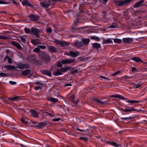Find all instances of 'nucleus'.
<instances>
[{
	"label": "nucleus",
	"instance_id": "obj_35",
	"mask_svg": "<svg viewBox=\"0 0 147 147\" xmlns=\"http://www.w3.org/2000/svg\"><path fill=\"white\" fill-rule=\"evenodd\" d=\"M91 38L92 39L95 40L97 41H99L100 40V38L97 36H93L91 37Z\"/></svg>",
	"mask_w": 147,
	"mask_h": 147
},
{
	"label": "nucleus",
	"instance_id": "obj_24",
	"mask_svg": "<svg viewBox=\"0 0 147 147\" xmlns=\"http://www.w3.org/2000/svg\"><path fill=\"white\" fill-rule=\"evenodd\" d=\"M71 68L70 67H64L60 69L61 71L65 72L69 70Z\"/></svg>",
	"mask_w": 147,
	"mask_h": 147
},
{
	"label": "nucleus",
	"instance_id": "obj_36",
	"mask_svg": "<svg viewBox=\"0 0 147 147\" xmlns=\"http://www.w3.org/2000/svg\"><path fill=\"white\" fill-rule=\"evenodd\" d=\"M127 102L129 103H131V104H133L134 103H138L140 102V101H138L135 100H127Z\"/></svg>",
	"mask_w": 147,
	"mask_h": 147
},
{
	"label": "nucleus",
	"instance_id": "obj_9",
	"mask_svg": "<svg viewBox=\"0 0 147 147\" xmlns=\"http://www.w3.org/2000/svg\"><path fill=\"white\" fill-rule=\"evenodd\" d=\"M31 42L34 45L39 44L40 42L38 39H33L31 40Z\"/></svg>",
	"mask_w": 147,
	"mask_h": 147
},
{
	"label": "nucleus",
	"instance_id": "obj_5",
	"mask_svg": "<svg viewBox=\"0 0 147 147\" xmlns=\"http://www.w3.org/2000/svg\"><path fill=\"white\" fill-rule=\"evenodd\" d=\"M17 67L20 69H23L24 68H28L29 67V65L27 64L19 63L18 64Z\"/></svg>",
	"mask_w": 147,
	"mask_h": 147
},
{
	"label": "nucleus",
	"instance_id": "obj_41",
	"mask_svg": "<svg viewBox=\"0 0 147 147\" xmlns=\"http://www.w3.org/2000/svg\"><path fill=\"white\" fill-rule=\"evenodd\" d=\"M5 59H7L8 60V62L9 63H11L12 62V60L8 56L6 57Z\"/></svg>",
	"mask_w": 147,
	"mask_h": 147
},
{
	"label": "nucleus",
	"instance_id": "obj_18",
	"mask_svg": "<svg viewBox=\"0 0 147 147\" xmlns=\"http://www.w3.org/2000/svg\"><path fill=\"white\" fill-rule=\"evenodd\" d=\"M53 75L55 76L61 75L62 73L60 69H57L56 71L54 72L53 73Z\"/></svg>",
	"mask_w": 147,
	"mask_h": 147
},
{
	"label": "nucleus",
	"instance_id": "obj_12",
	"mask_svg": "<svg viewBox=\"0 0 147 147\" xmlns=\"http://www.w3.org/2000/svg\"><path fill=\"white\" fill-rule=\"evenodd\" d=\"M110 96L111 97L117 98H119V99L122 100H124L125 99V98L122 95L119 94L111 95Z\"/></svg>",
	"mask_w": 147,
	"mask_h": 147
},
{
	"label": "nucleus",
	"instance_id": "obj_60",
	"mask_svg": "<svg viewBox=\"0 0 147 147\" xmlns=\"http://www.w3.org/2000/svg\"><path fill=\"white\" fill-rule=\"evenodd\" d=\"M5 4L3 1H0V4Z\"/></svg>",
	"mask_w": 147,
	"mask_h": 147
},
{
	"label": "nucleus",
	"instance_id": "obj_10",
	"mask_svg": "<svg viewBox=\"0 0 147 147\" xmlns=\"http://www.w3.org/2000/svg\"><path fill=\"white\" fill-rule=\"evenodd\" d=\"M54 42L57 44L60 45L61 46H63L66 45V43L64 42L56 40L54 41Z\"/></svg>",
	"mask_w": 147,
	"mask_h": 147
},
{
	"label": "nucleus",
	"instance_id": "obj_42",
	"mask_svg": "<svg viewBox=\"0 0 147 147\" xmlns=\"http://www.w3.org/2000/svg\"><path fill=\"white\" fill-rule=\"evenodd\" d=\"M132 78L131 77H129L127 76H125L123 77V78H124L123 80H127L131 78Z\"/></svg>",
	"mask_w": 147,
	"mask_h": 147
},
{
	"label": "nucleus",
	"instance_id": "obj_58",
	"mask_svg": "<svg viewBox=\"0 0 147 147\" xmlns=\"http://www.w3.org/2000/svg\"><path fill=\"white\" fill-rule=\"evenodd\" d=\"M119 109L120 111H124L125 112V109L122 108H120Z\"/></svg>",
	"mask_w": 147,
	"mask_h": 147
},
{
	"label": "nucleus",
	"instance_id": "obj_31",
	"mask_svg": "<svg viewBox=\"0 0 147 147\" xmlns=\"http://www.w3.org/2000/svg\"><path fill=\"white\" fill-rule=\"evenodd\" d=\"M43 58L45 59L46 61H49L50 60V57L47 54L44 55L42 57Z\"/></svg>",
	"mask_w": 147,
	"mask_h": 147
},
{
	"label": "nucleus",
	"instance_id": "obj_57",
	"mask_svg": "<svg viewBox=\"0 0 147 147\" xmlns=\"http://www.w3.org/2000/svg\"><path fill=\"white\" fill-rule=\"evenodd\" d=\"M76 129L80 131H86V130H82V129H80L79 128H77Z\"/></svg>",
	"mask_w": 147,
	"mask_h": 147
},
{
	"label": "nucleus",
	"instance_id": "obj_61",
	"mask_svg": "<svg viewBox=\"0 0 147 147\" xmlns=\"http://www.w3.org/2000/svg\"><path fill=\"white\" fill-rule=\"evenodd\" d=\"M65 86H71V84H65Z\"/></svg>",
	"mask_w": 147,
	"mask_h": 147
},
{
	"label": "nucleus",
	"instance_id": "obj_48",
	"mask_svg": "<svg viewBox=\"0 0 147 147\" xmlns=\"http://www.w3.org/2000/svg\"><path fill=\"white\" fill-rule=\"evenodd\" d=\"M46 31L48 33L51 32L52 31V29L51 28H49L47 29Z\"/></svg>",
	"mask_w": 147,
	"mask_h": 147
},
{
	"label": "nucleus",
	"instance_id": "obj_28",
	"mask_svg": "<svg viewBox=\"0 0 147 147\" xmlns=\"http://www.w3.org/2000/svg\"><path fill=\"white\" fill-rule=\"evenodd\" d=\"M82 41L84 44L86 45H88L90 41L89 39H84L82 40Z\"/></svg>",
	"mask_w": 147,
	"mask_h": 147
},
{
	"label": "nucleus",
	"instance_id": "obj_53",
	"mask_svg": "<svg viewBox=\"0 0 147 147\" xmlns=\"http://www.w3.org/2000/svg\"><path fill=\"white\" fill-rule=\"evenodd\" d=\"M61 63H62L61 62H58L57 64V66L59 67H61L62 66Z\"/></svg>",
	"mask_w": 147,
	"mask_h": 147
},
{
	"label": "nucleus",
	"instance_id": "obj_49",
	"mask_svg": "<svg viewBox=\"0 0 147 147\" xmlns=\"http://www.w3.org/2000/svg\"><path fill=\"white\" fill-rule=\"evenodd\" d=\"M0 76L1 77H5L7 76V75L5 73H0Z\"/></svg>",
	"mask_w": 147,
	"mask_h": 147
},
{
	"label": "nucleus",
	"instance_id": "obj_13",
	"mask_svg": "<svg viewBox=\"0 0 147 147\" xmlns=\"http://www.w3.org/2000/svg\"><path fill=\"white\" fill-rule=\"evenodd\" d=\"M144 1V0H140L136 3L133 6L134 7L136 8L140 6L142 3Z\"/></svg>",
	"mask_w": 147,
	"mask_h": 147
},
{
	"label": "nucleus",
	"instance_id": "obj_63",
	"mask_svg": "<svg viewBox=\"0 0 147 147\" xmlns=\"http://www.w3.org/2000/svg\"><path fill=\"white\" fill-rule=\"evenodd\" d=\"M74 98V96H71V100H72V99H73Z\"/></svg>",
	"mask_w": 147,
	"mask_h": 147
},
{
	"label": "nucleus",
	"instance_id": "obj_3",
	"mask_svg": "<svg viewBox=\"0 0 147 147\" xmlns=\"http://www.w3.org/2000/svg\"><path fill=\"white\" fill-rule=\"evenodd\" d=\"M39 32V30L38 29L32 28L31 29V33L35 35L37 38H38L39 37V35L38 34Z\"/></svg>",
	"mask_w": 147,
	"mask_h": 147
},
{
	"label": "nucleus",
	"instance_id": "obj_52",
	"mask_svg": "<svg viewBox=\"0 0 147 147\" xmlns=\"http://www.w3.org/2000/svg\"><path fill=\"white\" fill-rule=\"evenodd\" d=\"M60 119V118L53 119L52 121H59Z\"/></svg>",
	"mask_w": 147,
	"mask_h": 147
},
{
	"label": "nucleus",
	"instance_id": "obj_20",
	"mask_svg": "<svg viewBox=\"0 0 147 147\" xmlns=\"http://www.w3.org/2000/svg\"><path fill=\"white\" fill-rule=\"evenodd\" d=\"M47 100L50 102L54 103H56L58 101V100L56 98H53L52 97H49L48 98Z\"/></svg>",
	"mask_w": 147,
	"mask_h": 147
},
{
	"label": "nucleus",
	"instance_id": "obj_44",
	"mask_svg": "<svg viewBox=\"0 0 147 147\" xmlns=\"http://www.w3.org/2000/svg\"><path fill=\"white\" fill-rule=\"evenodd\" d=\"M133 118L131 117H121V119L123 120H127V119H132Z\"/></svg>",
	"mask_w": 147,
	"mask_h": 147
},
{
	"label": "nucleus",
	"instance_id": "obj_16",
	"mask_svg": "<svg viewBox=\"0 0 147 147\" xmlns=\"http://www.w3.org/2000/svg\"><path fill=\"white\" fill-rule=\"evenodd\" d=\"M123 40L124 42L128 43L131 42L133 40V39L131 38H124Z\"/></svg>",
	"mask_w": 147,
	"mask_h": 147
},
{
	"label": "nucleus",
	"instance_id": "obj_38",
	"mask_svg": "<svg viewBox=\"0 0 147 147\" xmlns=\"http://www.w3.org/2000/svg\"><path fill=\"white\" fill-rule=\"evenodd\" d=\"M8 38L7 36L0 35V39L7 40Z\"/></svg>",
	"mask_w": 147,
	"mask_h": 147
},
{
	"label": "nucleus",
	"instance_id": "obj_11",
	"mask_svg": "<svg viewBox=\"0 0 147 147\" xmlns=\"http://www.w3.org/2000/svg\"><path fill=\"white\" fill-rule=\"evenodd\" d=\"M31 115L34 117H37L39 115V112L36 111L32 110L30 111Z\"/></svg>",
	"mask_w": 147,
	"mask_h": 147
},
{
	"label": "nucleus",
	"instance_id": "obj_51",
	"mask_svg": "<svg viewBox=\"0 0 147 147\" xmlns=\"http://www.w3.org/2000/svg\"><path fill=\"white\" fill-rule=\"evenodd\" d=\"M9 83L11 85H15L16 84V82L12 81H9Z\"/></svg>",
	"mask_w": 147,
	"mask_h": 147
},
{
	"label": "nucleus",
	"instance_id": "obj_6",
	"mask_svg": "<svg viewBox=\"0 0 147 147\" xmlns=\"http://www.w3.org/2000/svg\"><path fill=\"white\" fill-rule=\"evenodd\" d=\"M40 4L42 7L46 8L49 6L50 2L49 0H45V2L41 3Z\"/></svg>",
	"mask_w": 147,
	"mask_h": 147
},
{
	"label": "nucleus",
	"instance_id": "obj_15",
	"mask_svg": "<svg viewBox=\"0 0 147 147\" xmlns=\"http://www.w3.org/2000/svg\"><path fill=\"white\" fill-rule=\"evenodd\" d=\"M4 67L8 70H13L15 69V67L12 65H5Z\"/></svg>",
	"mask_w": 147,
	"mask_h": 147
},
{
	"label": "nucleus",
	"instance_id": "obj_21",
	"mask_svg": "<svg viewBox=\"0 0 147 147\" xmlns=\"http://www.w3.org/2000/svg\"><path fill=\"white\" fill-rule=\"evenodd\" d=\"M93 48L96 49L100 48L101 47V45L100 44L97 43H94L92 44V45Z\"/></svg>",
	"mask_w": 147,
	"mask_h": 147
},
{
	"label": "nucleus",
	"instance_id": "obj_32",
	"mask_svg": "<svg viewBox=\"0 0 147 147\" xmlns=\"http://www.w3.org/2000/svg\"><path fill=\"white\" fill-rule=\"evenodd\" d=\"M117 25L116 23H112V25L109 26V28H115L117 27Z\"/></svg>",
	"mask_w": 147,
	"mask_h": 147
},
{
	"label": "nucleus",
	"instance_id": "obj_37",
	"mask_svg": "<svg viewBox=\"0 0 147 147\" xmlns=\"http://www.w3.org/2000/svg\"><path fill=\"white\" fill-rule=\"evenodd\" d=\"M24 31L25 33L27 34L31 33V30H30L29 29L27 28H24Z\"/></svg>",
	"mask_w": 147,
	"mask_h": 147
},
{
	"label": "nucleus",
	"instance_id": "obj_59",
	"mask_svg": "<svg viewBox=\"0 0 147 147\" xmlns=\"http://www.w3.org/2000/svg\"><path fill=\"white\" fill-rule=\"evenodd\" d=\"M96 101L98 103H100L101 102V101H100V100H98V99H96Z\"/></svg>",
	"mask_w": 147,
	"mask_h": 147
},
{
	"label": "nucleus",
	"instance_id": "obj_4",
	"mask_svg": "<svg viewBox=\"0 0 147 147\" xmlns=\"http://www.w3.org/2000/svg\"><path fill=\"white\" fill-rule=\"evenodd\" d=\"M75 60L74 59H66L62 60L61 62L63 64H71L74 62Z\"/></svg>",
	"mask_w": 147,
	"mask_h": 147
},
{
	"label": "nucleus",
	"instance_id": "obj_14",
	"mask_svg": "<svg viewBox=\"0 0 147 147\" xmlns=\"http://www.w3.org/2000/svg\"><path fill=\"white\" fill-rule=\"evenodd\" d=\"M27 36L26 35L20 36H19V38L23 42L26 43V38H27Z\"/></svg>",
	"mask_w": 147,
	"mask_h": 147
},
{
	"label": "nucleus",
	"instance_id": "obj_29",
	"mask_svg": "<svg viewBox=\"0 0 147 147\" xmlns=\"http://www.w3.org/2000/svg\"><path fill=\"white\" fill-rule=\"evenodd\" d=\"M131 59L132 60L136 62H137L142 61V60L141 59L138 57H135L132 58Z\"/></svg>",
	"mask_w": 147,
	"mask_h": 147
},
{
	"label": "nucleus",
	"instance_id": "obj_34",
	"mask_svg": "<svg viewBox=\"0 0 147 147\" xmlns=\"http://www.w3.org/2000/svg\"><path fill=\"white\" fill-rule=\"evenodd\" d=\"M113 40L115 43H120L121 42V40L119 38H115L113 39Z\"/></svg>",
	"mask_w": 147,
	"mask_h": 147
},
{
	"label": "nucleus",
	"instance_id": "obj_19",
	"mask_svg": "<svg viewBox=\"0 0 147 147\" xmlns=\"http://www.w3.org/2000/svg\"><path fill=\"white\" fill-rule=\"evenodd\" d=\"M22 3L23 5L26 6L28 7L32 6L31 4L27 0L23 1L22 2Z\"/></svg>",
	"mask_w": 147,
	"mask_h": 147
},
{
	"label": "nucleus",
	"instance_id": "obj_33",
	"mask_svg": "<svg viewBox=\"0 0 147 147\" xmlns=\"http://www.w3.org/2000/svg\"><path fill=\"white\" fill-rule=\"evenodd\" d=\"M109 144L113 146L116 147H119V144H117V143L115 142H110Z\"/></svg>",
	"mask_w": 147,
	"mask_h": 147
},
{
	"label": "nucleus",
	"instance_id": "obj_55",
	"mask_svg": "<svg viewBox=\"0 0 147 147\" xmlns=\"http://www.w3.org/2000/svg\"><path fill=\"white\" fill-rule=\"evenodd\" d=\"M40 89H41L40 87L39 86H37L35 87V89L38 90Z\"/></svg>",
	"mask_w": 147,
	"mask_h": 147
},
{
	"label": "nucleus",
	"instance_id": "obj_47",
	"mask_svg": "<svg viewBox=\"0 0 147 147\" xmlns=\"http://www.w3.org/2000/svg\"><path fill=\"white\" fill-rule=\"evenodd\" d=\"M141 86V84H135L134 86V87L135 88H138L140 87Z\"/></svg>",
	"mask_w": 147,
	"mask_h": 147
},
{
	"label": "nucleus",
	"instance_id": "obj_62",
	"mask_svg": "<svg viewBox=\"0 0 147 147\" xmlns=\"http://www.w3.org/2000/svg\"><path fill=\"white\" fill-rule=\"evenodd\" d=\"M2 125L3 126H6L7 125V124L5 123L3 124Z\"/></svg>",
	"mask_w": 147,
	"mask_h": 147
},
{
	"label": "nucleus",
	"instance_id": "obj_30",
	"mask_svg": "<svg viewBox=\"0 0 147 147\" xmlns=\"http://www.w3.org/2000/svg\"><path fill=\"white\" fill-rule=\"evenodd\" d=\"M19 99V97L18 96H16L13 97L9 98H8L9 100L11 101H14L17 100Z\"/></svg>",
	"mask_w": 147,
	"mask_h": 147
},
{
	"label": "nucleus",
	"instance_id": "obj_1",
	"mask_svg": "<svg viewBox=\"0 0 147 147\" xmlns=\"http://www.w3.org/2000/svg\"><path fill=\"white\" fill-rule=\"evenodd\" d=\"M131 0H125L124 1H119L116 2V4L117 6H122L125 5L129 3Z\"/></svg>",
	"mask_w": 147,
	"mask_h": 147
},
{
	"label": "nucleus",
	"instance_id": "obj_43",
	"mask_svg": "<svg viewBox=\"0 0 147 147\" xmlns=\"http://www.w3.org/2000/svg\"><path fill=\"white\" fill-rule=\"evenodd\" d=\"M80 139L81 140H84V141L87 142L88 141V139L84 137H80Z\"/></svg>",
	"mask_w": 147,
	"mask_h": 147
},
{
	"label": "nucleus",
	"instance_id": "obj_64",
	"mask_svg": "<svg viewBox=\"0 0 147 147\" xmlns=\"http://www.w3.org/2000/svg\"><path fill=\"white\" fill-rule=\"evenodd\" d=\"M105 103L104 102L101 101L100 104H104Z\"/></svg>",
	"mask_w": 147,
	"mask_h": 147
},
{
	"label": "nucleus",
	"instance_id": "obj_27",
	"mask_svg": "<svg viewBox=\"0 0 147 147\" xmlns=\"http://www.w3.org/2000/svg\"><path fill=\"white\" fill-rule=\"evenodd\" d=\"M31 72V71L29 69H27L25 71H22V73L23 75L27 76Z\"/></svg>",
	"mask_w": 147,
	"mask_h": 147
},
{
	"label": "nucleus",
	"instance_id": "obj_25",
	"mask_svg": "<svg viewBox=\"0 0 147 147\" xmlns=\"http://www.w3.org/2000/svg\"><path fill=\"white\" fill-rule=\"evenodd\" d=\"M135 110L134 108L133 107L125 109V112H131Z\"/></svg>",
	"mask_w": 147,
	"mask_h": 147
},
{
	"label": "nucleus",
	"instance_id": "obj_39",
	"mask_svg": "<svg viewBox=\"0 0 147 147\" xmlns=\"http://www.w3.org/2000/svg\"><path fill=\"white\" fill-rule=\"evenodd\" d=\"M40 51V49L38 47H36L34 50L33 51L34 52L38 53Z\"/></svg>",
	"mask_w": 147,
	"mask_h": 147
},
{
	"label": "nucleus",
	"instance_id": "obj_26",
	"mask_svg": "<svg viewBox=\"0 0 147 147\" xmlns=\"http://www.w3.org/2000/svg\"><path fill=\"white\" fill-rule=\"evenodd\" d=\"M49 50L52 52H55L57 51V50L56 48L50 46L48 47Z\"/></svg>",
	"mask_w": 147,
	"mask_h": 147
},
{
	"label": "nucleus",
	"instance_id": "obj_40",
	"mask_svg": "<svg viewBox=\"0 0 147 147\" xmlns=\"http://www.w3.org/2000/svg\"><path fill=\"white\" fill-rule=\"evenodd\" d=\"M21 121L24 124H26L28 123V121L24 118H22L21 119Z\"/></svg>",
	"mask_w": 147,
	"mask_h": 147
},
{
	"label": "nucleus",
	"instance_id": "obj_56",
	"mask_svg": "<svg viewBox=\"0 0 147 147\" xmlns=\"http://www.w3.org/2000/svg\"><path fill=\"white\" fill-rule=\"evenodd\" d=\"M136 71V69L135 67H132V72H134Z\"/></svg>",
	"mask_w": 147,
	"mask_h": 147
},
{
	"label": "nucleus",
	"instance_id": "obj_7",
	"mask_svg": "<svg viewBox=\"0 0 147 147\" xmlns=\"http://www.w3.org/2000/svg\"><path fill=\"white\" fill-rule=\"evenodd\" d=\"M28 17L31 20L34 21H36L39 18V17L38 16L34 15H29Z\"/></svg>",
	"mask_w": 147,
	"mask_h": 147
},
{
	"label": "nucleus",
	"instance_id": "obj_45",
	"mask_svg": "<svg viewBox=\"0 0 147 147\" xmlns=\"http://www.w3.org/2000/svg\"><path fill=\"white\" fill-rule=\"evenodd\" d=\"M38 47L42 49H44L46 48V46L44 45H40Z\"/></svg>",
	"mask_w": 147,
	"mask_h": 147
},
{
	"label": "nucleus",
	"instance_id": "obj_17",
	"mask_svg": "<svg viewBox=\"0 0 147 147\" xmlns=\"http://www.w3.org/2000/svg\"><path fill=\"white\" fill-rule=\"evenodd\" d=\"M74 45L77 47H80L83 45V43L80 41H77L74 43Z\"/></svg>",
	"mask_w": 147,
	"mask_h": 147
},
{
	"label": "nucleus",
	"instance_id": "obj_8",
	"mask_svg": "<svg viewBox=\"0 0 147 147\" xmlns=\"http://www.w3.org/2000/svg\"><path fill=\"white\" fill-rule=\"evenodd\" d=\"M11 43L14 47H16L18 49L21 50L22 49V47L18 43L14 41L11 42Z\"/></svg>",
	"mask_w": 147,
	"mask_h": 147
},
{
	"label": "nucleus",
	"instance_id": "obj_2",
	"mask_svg": "<svg viewBox=\"0 0 147 147\" xmlns=\"http://www.w3.org/2000/svg\"><path fill=\"white\" fill-rule=\"evenodd\" d=\"M79 54V52L78 51H70L69 52L66 53V55H67L71 56L73 57H75L78 56Z\"/></svg>",
	"mask_w": 147,
	"mask_h": 147
},
{
	"label": "nucleus",
	"instance_id": "obj_54",
	"mask_svg": "<svg viewBox=\"0 0 147 147\" xmlns=\"http://www.w3.org/2000/svg\"><path fill=\"white\" fill-rule=\"evenodd\" d=\"M101 78H103V79H105V80H109V79L108 78H107L106 77H105L104 76H102L101 77Z\"/></svg>",
	"mask_w": 147,
	"mask_h": 147
},
{
	"label": "nucleus",
	"instance_id": "obj_23",
	"mask_svg": "<svg viewBox=\"0 0 147 147\" xmlns=\"http://www.w3.org/2000/svg\"><path fill=\"white\" fill-rule=\"evenodd\" d=\"M42 74L47 75L49 76H51V73L50 71L46 70H43L42 71Z\"/></svg>",
	"mask_w": 147,
	"mask_h": 147
},
{
	"label": "nucleus",
	"instance_id": "obj_50",
	"mask_svg": "<svg viewBox=\"0 0 147 147\" xmlns=\"http://www.w3.org/2000/svg\"><path fill=\"white\" fill-rule=\"evenodd\" d=\"M120 71H117L115 73H114V74H112V75L113 76H115V75L119 74L120 73Z\"/></svg>",
	"mask_w": 147,
	"mask_h": 147
},
{
	"label": "nucleus",
	"instance_id": "obj_46",
	"mask_svg": "<svg viewBox=\"0 0 147 147\" xmlns=\"http://www.w3.org/2000/svg\"><path fill=\"white\" fill-rule=\"evenodd\" d=\"M54 114L53 112L52 113H46V115H49L52 117L54 115Z\"/></svg>",
	"mask_w": 147,
	"mask_h": 147
},
{
	"label": "nucleus",
	"instance_id": "obj_22",
	"mask_svg": "<svg viewBox=\"0 0 147 147\" xmlns=\"http://www.w3.org/2000/svg\"><path fill=\"white\" fill-rule=\"evenodd\" d=\"M113 41H112L111 38H108L106 40H104L103 42V44H107L108 43H113Z\"/></svg>",
	"mask_w": 147,
	"mask_h": 147
}]
</instances>
